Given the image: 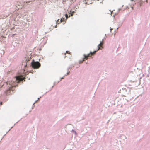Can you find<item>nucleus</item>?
<instances>
[{
    "label": "nucleus",
    "instance_id": "obj_1",
    "mask_svg": "<svg viewBox=\"0 0 150 150\" xmlns=\"http://www.w3.org/2000/svg\"><path fill=\"white\" fill-rule=\"evenodd\" d=\"M23 78H22L21 76H17L14 78L13 79V83H12V82H10L9 81H7V84H9L10 85L9 86H8L9 87V88L5 92V93L6 95H9L10 93V92L11 90L13 91L12 88L13 87H15L16 86V85H15L14 84V83L16 82V83H18L20 81H22L23 80Z\"/></svg>",
    "mask_w": 150,
    "mask_h": 150
},
{
    "label": "nucleus",
    "instance_id": "obj_2",
    "mask_svg": "<svg viewBox=\"0 0 150 150\" xmlns=\"http://www.w3.org/2000/svg\"><path fill=\"white\" fill-rule=\"evenodd\" d=\"M96 52V51H94L93 52H90V53L88 54V55H84V57L83 59V60L82 61H80V63H82V62H83V61L88 59L89 57H90L91 56L93 55L94 54H95Z\"/></svg>",
    "mask_w": 150,
    "mask_h": 150
},
{
    "label": "nucleus",
    "instance_id": "obj_12",
    "mask_svg": "<svg viewBox=\"0 0 150 150\" xmlns=\"http://www.w3.org/2000/svg\"><path fill=\"white\" fill-rule=\"evenodd\" d=\"M2 102H1V103H0V104H1V105H2Z\"/></svg>",
    "mask_w": 150,
    "mask_h": 150
},
{
    "label": "nucleus",
    "instance_id": "obj_9",
    "mask_svg": "<svg viewBox=\"0 0 150 150\" xmlns=\"http://www.w3.org/2000/svg\"><path fill=\"white\" fill-rule=\"evenodd\" d=\"M65 17H66V19H67L68 17V15L67 14H65Z\"/></svg>",
    "mask_w": 150,
    "mask_h": 150
},
{
    "label": "nucleus",
    "instance_id": "obj_4",
    "mask_svg": "<svg viewBox=\"0 0 150 150\" xmlns=\"http://www.w3.org/2000/svg\"><path fill=\"white\" fill-rule=\"evenodd\" d=\"M111 15L113 17L118 14L119 13V10L118 9L114 10L113 11H110Z\"/></svg>",
    "mask_w": 150,
    "mask_h": 150
},
{
    "label": "nucleus",
    "instance_id": "obj_8",
    "mask_svg": "<svg viewBox=\"0 0 150 150\" xmlns=\"http://www.w3.org/2000/svg\"><path fill=\"white\" fill-rule=\"evenodd\" d=\"M74 12H71H71L69 14V17H70L71 16H72Z\"/></svg>",
    "mask_w": 150,
    "mask_h": 150
},
{
    "label": "nucleus",
    "instance_id": "obj_7",
    "mask_svg": "<svg viewBox=\"0 0 150 150\" xmlns=\"http://www.w3.org/2000/svg\"><path fill=\"white\" fill-rule=\"evenodd\" d=\"M64 18H63V19H61L60 21H59V19H58V20L57 21H56V24H59L60 23H60H61L62 22V21H63V20H64Z\"/></svg>",
    "mask_w": 150,
    "mask_h": 150
},
{
    "label": "nucleus",
    "instance_id": "obj_3",
    "mask_svg": "<svg viewBox=\"0 0 150 150\" xmlns=\"http://www.w3.org/2000/svg\"><path fill=\"white\" fill-rule=\"evenodd\" d=\"M32 67L34 69H38L41 66L40 63L38 61L35 62L33 61L31 63Z\"/></svg>",
    "mask_w": 150,
    "mask_h": 150
},
{
    "label": "nucleus",
    "instance_id": "obj_10",
    "mask_svg": "<svg viewBox=\"0 0 150 150\" xmlns=\"http://www.w3.org/2000/svg\"><path fill=\"white\" fill-rule=\"evenodd\" d=\"M76 0H72V1H75Z\"/></svg>",
    "mask_w": 150,
    "mask_h": 150
},
{
    "label": "nucleus",
    "instance_id": "obj_11",
    "mask_svg": "<svg viewBox=\"0 0 150 150\" xmlns=\"http://www.w3.org/2000/svg\"><path fill=\"white\" fill-rule=\"evenodd\" d=\"M110 31L111 32V30H112V28H110Z\"/></svg>",
    "mask_w": 150,
    "mask_h": 150
},
{
    "label": "nucleus",
    "instance_id": "obj_5",
    "mask_svg": "<svg viewBox=\"0 0 150 150\" xmlns=\"http://www.w3.org/2000/svg\"><path fill=\"white\" fill-rule=\"evenodd\" d=\"M103 43H104L103 42V40L100 42V44H99L98 46V49L97 51L99 50L100 47H103Z\"/></svg>",
    "mask_w": 150,
    "mask_h": 150
},
{
    "label": "nucleus",
    "instance_id": "obj_6",
    "mask_svg": "<svg viewBox=\"0 0 150 150\" xmlns=\"http://www.w3.org/2000/svg\"><path fill=\"white\" fill-rule=\"evenodd\" d=\"M139 3L140 4V6H141L143 2H144L145 1H146V3L147 2V0H139Z\"/></svg>",
    "mask_w": 150,
    "mask_h": 150
},
{
    "label": "nucleus",
    "instance_id": "obj_13",
    "mask_svg": "<svg viewBox=\"0 0 150 150\" xmlns=\"http://www.w3.org/2000/svg\"><path fill=\"white\" fill-rule=\"evenodd\" d=\"M132 9H133V7H132Z\"/></svg>",
    "mask_w": 150,
    "mask_h": 150
}]
</instances>
